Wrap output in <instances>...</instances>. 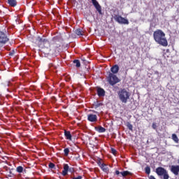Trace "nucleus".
<instances>
[{
    "mask_svg": "<svg viewBox=\"0 0 179 179\" xmlns=\"http://www.w3.org/2000/svg\"><path fill=\"white\" fill-rule=\"evenodd\" d=\"M153 38L155 41L159 44V45H162V47H167L169 45V42H167V39L166 38V34H164L162 29H157L153 33Z\"/></svg>",
    "mask_w": 179,
    "mask_h": 179,
    "instance_id": "f257e3e1",
    "label": "nucleus"
},
{
    "mask_svg": "<svg viewBox=\"0 0 179 179\" xmlns=\"http://www.w3.org/2000/svg\"><path fill=\"white\" fill-rule=\"evenodd\" d=\"M7 43H9V34L6 29L0 30V51H2Z\"/></svg>",
    "mask_w": 179,
    "mask_h": 179,
    "instance_id": "f03ea898",
    "label": "nucleus"
},
{
    "mask_svg": "<svg viewBox=\"0 0 179 179\" xmlns=\"http://www.w3.org/2000/svg\"><path fill=\"white\" fill-rule=\"evenodd\" d=\"M119 99L122 103H127L129 97H131V94L127 90V89H120L117 92Z\"/></svg>",
    "mask_w": 179,
    "mask_h": 179,
    "instance_id": "7ed1b4c3",
    "label": "nucleus"
},
{
    "mask_svg": "<svg viewBox=\"0 0 179 179\" xmlns=\"http://www.w3.org/2000/svg\"><path fill=\"white\" fill-rule=\"evenodd\" d=\"M155 173L163 179H169L170 178V175H169V171L166 170V169L159 166L156 169Z\"/></svg>",
    "mask_w": 179,
    "mask_h": 179,
    "instance_id": "20e7f679",
    "label": "nucleus"
},
{
    "mask_svg": "<svg viewBox=\"0 0 179 179\" xmlns=\"http://www.w3.org/2000/svg\"><path fill=\"white\" fill-rule=\"evenodd\" d=\"M52 47L55 52L58 51V48L61 47V38L58 36H54L52 39Z\"/></svg>",
    "mask_w": 179,
    "mask_h": 179,
    "instance_id": "39448f33",
    "label": "nucleus"
},
{
    "mask_svg": "<svg viewBox=\"0 0 179 179\" xmlns=\"http://www.w3.org/2000/svg\"><path fill=\"white\" fill-rule=\"evenodd\" d=\"M38 47L41 48H48L50 47V41L47 38L38 37Z\"/></svg>",
    "mask_w": 179,
    "mask_h": 179,
    "instance_id": "423d86ee",
    "label": "nucleus"
},
{
    "mask_svg": "<svg viewBox=\"0 0 179 179\" xmlns=\"http://www.w3.org/2000/svg\"><path fill=\"white\" fill-rule=\"evenodd\" d=\"M109 85L111 86H114V85H117L120 81L118 79V77L115 76V74H113V73H110L108 77Z\"/></svg>",
    "mask_w": 179,
    "mask_h": 179,
    "instance_id": "0eeeda50",
    "label": "nucleus"
},
{
    "mask_svg": "<svg viewBox=\"0 0 179 179\" xmlns=\"http://www.w3.org/2000/svg\"><path fill=\"white\" fill-rule=\"evenodd\" d=\"M113 19L120 24H129V21L121 15H115Z\"/></svg>",
    "mask_w": 179,
    "mask_h": 179,
    "instance_id": "6e6552de",
    "label": "nucleus"
},
{
    "mask_svg": "<svg viewBox=\"0 0 179 179\" xmlns=\"http://www.w3.org/2000/svg\"><path fill=\"white\" fill-rule=\"evenodd\" d=\"M63 171L62 172V175L65 177L66 176H68V171L70 173H75V169L73 167H70L68 164H64L63 166Z\"/></svg>",
    "mask_w": 179,
    "mask_h": 179,
    "instance_id": "1a4fd4ad",
    "label": "nucleus"
},
{
    "mask_svg": "<svg viewBox=\"0 0 179 179\" xmlns=\"http://www.w3.org/2000/svg\"><path fill=\"white\" fill-rule=\"evenodd\" d=\"M92 5H94V8L96 9L97 12L99 13V15H102L101 13V6L99 3V1L97 0H92Z\"/></svg>",
    "mask_w": 179,
    "mask_h": 179,
    "instance_id": "9d476101",
    "label": "nucleus"
},
{
    "mask_svg": "<svg viewBox=\"0 0 179 179\" xmlns=\"http://www.w3.org/2000/svg\"><path fill=\"white\" fill-rule=\"evenodd\" d=\"M171 171L174 174V176H178L179 173V166L178 165H172L171 166Z\"/></svg>",
    "mask_w": 179,
    "mask_h": 179,
    "instance_id": "9b49d317",
    "label": "nucleus"
},
{
    "mask_svg": "<svg viewBox=\"0 0 179 179\" xmlns=\"http://www.w3.org/2000/svg\"><path fill=\"white\" fill-rule=\"evenodd\" d=\"M87 120L90 122H97V115L89 114L87 115Z\"/></svg>",
    "mask_w": 179,
    "mask_h": 179,
    "instance_id": "f8f14e48",
    "label": "nucleus"
},
{
    "mask_svg": "<svg viewBox=\"0 0 179 179\" xmlns=\"http://www.w3.org/2000/svg\"><path fill=\"white\" fill-rule=\"evenodd\" d=\"M97 94L99 97H104L106 96V91L101 87L97 88Z\"/></svg>",
    "mask_w": 179,
    "mask_h": 179,
    "instance_id": "ddd939ff",
    "label": "nucleus"
},
{
    "mask_svg": "<svg viewBox=\"0 0 179 179\" xmlns=\"http://www.w3.org/2000/svg\"><path fill=\"white\" fill-rule=\"evenodd\" d=\"M110 71L113 75L115 73H118V71H120V66H118V65L117 64L114 65L110 68Z\"/></svg>",
    "mask_w": 179,
    "mask_h": 179,
    "instance_id": "4468645a",
    "label": "nucleus"
},
{
    "mask_svg": "<svg viewBox=\"0 0 179 179\" xmlns=\"http://www.w3.org/2000/svg\"><path fill=\"white\" fill-rule=\"evenodd\" d=\"M64 136L67 141H72V134H71V131L64 130Z\"/></svg>",
    "mask_w": 179,
    "mask_h": 179,
    "instance_id": "2eb2a0df",
    "label": "nucleus"
},
{
    "mask_svg": "<svg viewBox=\"0 0 179 179\" xmlns=\"http://www.w3.org/2000/svg\"><path fill=\"white\" fill-rule=\"evenodd\" d=\"M7 3L9 4V6L15 8L17 5V1L16 0H7Z\"/></svg>",
    "mask_w": 179,
    "mask_h": 179,
    "instance_id": "dca6fc26",
    "label": "nucleus"
},
{
    "mask_svg": "<svg viewBox=\"0 0 179 179\" xmlns=\"http://www.w3.org/2000/svg\"><path fill=\"white\" fill-rule=\"evenodd\" d=\"M101 106H103V103L96 101V102H94L93 105V108H95V110H97L99 107H101Z\"/></svg>",
    "mask_w": 179,
    "mask_h": 179,
    "instance_id": "f3484780",
    "label": "nucleus"
},
{
    "mask_svg": "<svg viewBox=\"0 0 179 179\" xmlns=\"http://www.w3.org/2000/svg\"><path fill=\"white\" fill-rule=\"evenodd\" d=\"M96 131H97V132H99V134H103V132H106V128L99 126L98 127H95Z\"/></svg>",
    "mask_w": 179,
    "mask_h": 179,
    "instance_id": "a211bd4d",
    "label": "nucleus"
},
{
    "mask_svg": "<svg viewBox=\"0 0 179 179\" xmlns=\"http://www.w3.org/2000/svg\"><path fill=\"white\" fill-rule=\"evenodd\" d=\"M101 166V167L100 169H101V170L104 171V173H108L109 169L107 167V165L106 164L103 163Z\"/></svg>",
    "mask_w": 179,
    "mask_h": 179,
    "instance_id": "6ab92c4d",
    "label": "nucleus"
},
{
    "mask_svg": "<svg viewBox=\"0 0 179 179\" xmlns=\"http://www.w3.org/2000/svg\"><path fill=\"white\" fill-rule=\"evenodd\" d=\"M16 171H17V173H22L24 171H26V169H24V168H23V166H19L16 168Z\"/></svg>",
    "mask_w": 179,
    "mask_h": 179,
    "instance_id": "aec40b11",
    "label": "nucleus"
},
{
    "mask_svg": "<svg viewBox=\"0 0 179 179\" xmlns=\"http://www.w3.org/2000/svg\"><path fill=\"white\" fill-rule=\"evenodd\" d=\"M120 174L122 177H127V176H132V173L128 171H124L122 172H120Z\"/></svg>",
    "mask_w": 179,
    "mask_h": 179,
    "instance_id": "412c9836",
    "label": "nucleus"
},
{
    "mask_svg": "<svg viewBox=\"0 0 179 179\" xmlns=\"http://www.w3.org/2000/svg\"><path fill=\"white\" fill-rule=\"evenodd\" d=\"M172 139L173 141H174V142H176V143H178L179 139H178V137L177 136V134H172Z\"/></svg>",
    "mask_w": 179,
    "mask_h": 179,
    "instance_id": "4be33fe9",
    "label": "nucleus"
},
{
    "mask_svg": "<svg viewBox=\"0 0 179 179\" xmlns=\"http://www.w3.org/2000/svg\"><path fill=\"white\" fill-rule=\"evenodd\" d=\"M75 32L77 36H83V31L81 29H77Z\"/></svg>",
    "mask_w": 179,
    "mask_h": 179,
    "instance_id": "5701e85b",
    "label": "nucleus"
},
{
    "mask_svg": "<svg viewBox=\"0 0 179 179\" xmlns=\"http://www.w3.org/2000/svg\"><path fill=\"white\" fill-rule=\"evenodd\" d=\"M73 62L75 64L76 68H80V61L79 59H75Z\"/></svg>",
    "mask_w": 179,
    "mask_h": 179,
    "instance_id": "b1692460",
    "label": "nucleus"
},
{
    "mask_svg": "<svg viewBox=\"0 0 179 179\" xmlns=\"http://www.w3.org/2000/svg\"><path fill=\"white\" fill-rule=\"evenodd\" d=\"M69 148H65L64 150V156H69Z\"/></svg>",
    "mask_w": 179,
    "mask_h": 179,
    "instance_id": "393cba45",
    "label": "nucleus"
},
{
    "mask_svg": "<svg viewBox=\"0 0 179 179\" xmlns=\"http://www.w3.org/2000/svg\"><path fill=\"white\" fill-rule=\"evenodd\" d=\"M145 172L148 175L150 174V166H146L145 168Z\"/></svg>",
    "mask_w": 179,
    "mask_h": 179,
    "instance_id": "a878e982",
    "label": "nucleus"
},
{
    "mask_svg": "<svg viewBox=\"0 0 179 179\" xmlns=\"http://www.w3.org/2000/svg\"><path fill=\"white\" fill-rule=\"evenodd\" d=\"M49 169H55V164L52 162L49 164Z\"/></svg>",
    "mask_w": 179,
    "mask_h": 179,
    "instance_id": "bb28decb",
    "label": "nucleus"
},
{
    "mask_svg": "<svg viewBox=\"0 0 179 179\" xmlns=\"http://www.w3.org/2000/svg\"><path fill=\"white\" fill-rule=\"evenodd\" d=\"M111 153L114 155H117V150L114 149L113 148H111Z\"/></svg>",
    "mask_w": 179,
    "mask_h": 179,
    "instance_id": "cd10ccee",
    "label": "nucleus"
},
{
    "mask_svg": "<svg viewBox=\"0 0 179 179\" xmlns=\"http://www.w3.org/2000/svg\"><path fill=\"white\" fill-rule=\"evenodd\" d=\"M127 127L129 129V131H132L133 126L131 124V123H128Z\"/></svg>",
    "mask_w": 179,
    "mask_h": 179,
    "instance_id": "c85d7f7f",
    "label": "nucleus"
},
{
    "mask_svg": "<svg viewBox=\"0 0 179 179\" xmlns=\"http://www.w3.org/2000/svg\"><path fill=\"white\" fill-rule=\"evenodd\" d=\"M8 55H10V57H13V55H15V50H12L11 52H10Z\"/></svg>",
    "mask_w": 179,
    "mask_h": 179,
    "instance_id": "c756f323",
    "label": "nucleus"
},
{
    "mask_svg": "<svg viewBox=\"0 0 179 179\" xmlns=\"http://www.w3.org/2000/svg\"><path fill=\"white\" fill-rule=\"evenodd\" d=\"M152 127L153 128V129H157V125H156V123H152Z\"/></svg>",
    "mask_w": 179,
    "mask_h": 179,
    "instance_id": "7c9ffc66",
    "label": "nucleus"
},
{
    "mask_svg": "<svg viewBox=\"0 0 179 179\" xmlns=\"http://www.w3.org/2000/svg\"><path fill=\"white\" fill-rule=\"evenodd\" d=\"M98 166L101 168V166H103V164L101 163V161H98L97 162Z\"/></svg>",
    "mask_w": 179,
    "mask_h": 179,
    "instance_id": "2f4dec72",
    "label": "nucleus"
},
{
    "mask_svg": "<svg viewBox=\"0 0 179 179\" xmlns=\"http://www.w3.org/2000/svg\"><path fill=\"white\" fill-rule=\"evenodd\" d=\"M83 177L81 176H78V177L76 178H73L72 179H82Z\"/></svg>",
    "mask_w": 179,
    "mask_h": 179,
    "instance_id": "473e14b6",
    "label": "nucleus"
},
{
    "mask_svg": "<svg viewBox=\"0 0 179 179\" xmlns=\"http://www.w3.org/2000/svg\"><path fill=\"white\" fill-rule=\"evenodd\" d=\"M115 174L116 176H120V174H121V172H120V171H115Z\"/></svg>",
    "mask_w": 179,
    "mask_h": 179,
    "instance_id": "72a5a7b5",
    "label": "nucleus"
},
{
    "mask_svg": "<svg viewBox=\"0 0 179 179\" xmlns=\"http://www.w3.org/2000/svg\"><path fill=\"white\" fill-rule=\"evenodd\" d=\"M149 178L150 179H156V178H155V176H150V177H149Z\"/></svg>",
    "mask_w": 179,
    "mask_h": 179,
    "instance_id": "f704fd0d",
    "label": "nucleus"
},
{
    "mask_svg": "<svg viewBox=\"0 0 179 179\" xmlns=\"http://www.w3.org/2000/svg\"><path fill=\"white\" fill-rule=\"evenodd\" d=\"M92 113H94L95 114H99V113L96 110H92Z\"/></svg>",
    "mask_w": 179,
    "mask_h": 179,
    "instance_id": "c9c22d12",
    "label": "nucleus"
},
{
    "mask_svg": "<svg viewBox=\"0 0 179 179\" xmlns=\"http://www.w3.org/2000/svg\"><path fill=\"white\" fill-rule=\"evenodd\" d=\"M9 173L12 174V171H10V169H9Z\"/></svg>",
    "mask_w": 179,
    "mask_h": 179,
    "instance_id": "e433bc0d",
    "label": "nucleus"
},
{
    "mask_svg": "<svg viewBox=\"0 0 179 179\" xmlns=\"http://www.w3.org/2000/svg\"><path fill=\"white\" fill-rule=\"evenodd\" d=\"M6 171H8V167H6Z\"/></svg>",
    "mask_w": 179,
    "mask_h": 179,
    "instance_id": "4c0bfd02",
    "label": "nucleus"
},
{
    "mask_svg": "<svg viewBox=\"0 0 179 179\" xmlns=\"http://www.w3.org/2000/svg\"><path fill=\"white\" fill-rule=\"evenodd\" d=\"M8 86H10V84H8Z\"/></svg>",
    "mask_w": 179,
    "mask_h": 179,
    "instance_id": "58836bf2",
    "label": "nucleus"
},
{
    "mask_svg": "<svg viewBox=\"0 0 179 179\" xmlns=\"http://www.w3.org/2000/svg\"><path fill=\"white\" fill-rule=\"evenodd\" d=\"M0 54H1V52H0Z\"/></svg>",
    "mask_w": 179,
    "mask_h": 179,
    "instance_id": "ea45409f",
    "label": "nucleus"
}]
</instances>
